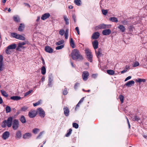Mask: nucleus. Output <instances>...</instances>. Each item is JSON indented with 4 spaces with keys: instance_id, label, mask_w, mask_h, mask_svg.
<instances>
[{
    "instance_id": "nucleus-8",
    "label": "nucleus",
    "mask_w": 147,
    "mask_h": 147,
    "mask_svg": "<svg viewBox=\"0 0 147 147\" xmlns=\"http://www.w3.org/2000/svg\"><path fill=\"white\" fill-rule=\"evenodd\" d=\"M37 112L39 116L43 118L45 116V113L44 110L41 108H39L37 109Z\"/></svg>"
},
{
    "instance_id": "nucleus-3",
    "label": "nucleus",
    "mask_w": 147,
    "mask_h": 147,
    "mask_svg": "<svg viewBox=\"0 0 147 147\" xmlns=\"http://www.w3.org/2000/svg\"><path fill=\"white\" fill-rule=\"evenodd\" d=\"M17 47V45L15 44H13L8 46L5 50L6 53L8 54H10L12 52L11 50L15 49Z\"/></svg>"
},
{
    "instance_id": "nucleus-43",
    "label": "nucleus",
    "mask_w": 147,
    "mask_h": 147,
    "mask_svg": "<svg viewBox=\"0 0 147 147\" xmlns=\"http://www.w3.org/2000/svg\"><path fill=\"white\" fill-rule=\"evenodd\" d=\"M64 45H61L60 46H58L56 47V50H59L63 48Z\"/></svg>"
},
{
    "instance_id": "nucleus-58",
    "label": "nucleus",
    "mask_w": 147,
    "mask_h": 147,
    "mask_svg": "<svg viewBox=\"0 0 147 147\" xmlns=\"http://www.w3.org/2000/svg\"><path fill=\"white\" fill-rule=\"evenodd\" d=\"M131 76H129L127 77L125 80V81H127V80L131 79Z\"/></svg>"
},
{
    "instance_id": "nucleus-41",
    "label": "nucleus",
    "mask_w": 147,
    "mask_h": 147,
    "mask_svg": "<svg viewBox=\"0 0 147 147\" xmlns=\"http://www.w3.org/2000/svg\"><path fill=\"white\" fill-rule=\"evenodd\" d=\"M76 5L79 6L80 5L81 1L80 0H75L74 1Z\"/></svg>"
},
{
    "instance_id": "nucleus-46",
    "label": "nucleus",
    "mask_w": 147,
    "mask_h": 147,
    "mask_svg": "<svg viewBox=\"0 0 147 147\" xmlns=\"http://www.w3.org/2000/svg\"><path fill=\"white\" fill-rule=\"evenodd\" d=\"M65 32L64 30L63 29H61L59 31V33L60 35L63 36Z\"/></svg>"
},
{
    "instance_id": "nucleus-45",
    "label": "nucleus",
    "mask_w": 147,
    "mask_h": 147,
    "mask_svg": "<svg viewBox=\"0 0 147 147\" xmlns=\"http://www.w3.org/2000/svg\"><path fill=\"white\" fill-rule=\"evenodd\" d=\"M11 36L17 39V37H18V34L16 33H11Z\"/></svg>"
},
{
    "instance_id": "nucleus-10",
    "label": "nucleus",
    "mask_w": 147,
    "mask_h": 147,
    "mask_svg": "<svg viewBox=\"0 0 147 147\" xmlns=\"http://www.w3.org/2000/svg\"><path fill=\"white\" fill-rule=\"evenodd\" d=\"M36 112L34 110L30 111L28 113V116L32 118L34 117L36 115Z\"/></svg>"
},
{
    "instance_id": "nucleus-27",
    "label": "nucleus",
    "mask_w": 147,
    "mask_h": 147,
    "mask_svg": "<svg viewBox=\"0 0 147 147\" xmlns=\"http://www.w3.org/2000/svg\"><path fill=\"white\" fill-rule=\"evenodd\" d=\"M130 119L133 121H138L140 120V118L137 116H134L131 117Z\"/></svg>"
},
{
    "instance_id": "nucleus-26",
    "label": "nucleus",
    "mask_w": 147,
    "mask_h": 147,
    "mask_svg": "<svg viewBox=\"0 0 147 147\" xmlns=\"http://www.w3.org/2000/svg\"><path fill=\"white\" fill-rule=\"evenodd\" d=\"M109 20L113 22L117 23L118 22L117 19L114 17H111L109 18Z\"/></svg>"
},
{
    "instance_id": "nucleus-11",
    "label": "nucleus",
    "mask_w": 147,
    "mask_h": 147,
    "mask_svg": "<svg viewBox=\"0 0 147 147\" xmlns=\"http://www.w3.org/2000/svg\"><path fill=\"white\" fill-rule=\"evenodd\" d=\"M64 114L66 116H69V110L68 108L66 107H64L63 108Z\"/></svg>"
},
{
    "instance_id": "nucleus-1",
    "label": "nucleus",
    "mask_w": 147,
    "mask_h": 147,
    "mask_svg": "<svg viewBox=\"0 0 147 147\" xmlns=\"http://www.w3.org/2000/svg\"><path fill=\"white\" fill-rule=\"evenodd\" d=\"M71 55L74 60L82 59V56L80 55L79 51L77 49L73 50L71 52Z\"/></svg>"
},
{
    "instance_id": "nucleus-22",
    "label": "nucleus",
    "mask_w": 147,
    "mask_h": 147,
    "mask_svg": "<svg viewBox=\"0 0 147 147\" xmlns=\"http://www.w3.org/2000/svg\"><path fill=\"white\" fill-rule=\"evenodd\" d=\"M25 27V25L23 24H20L18 30L20 31H22Z\"/></svg>"
},
{
    "instance_id": "nucleus-23",
    "label": "nucleus",
    "mask_w": 147,
    "mask_h": 147,
    "mask_svg": "<svg viewBox=\"0 0 147 147\" xmlns=\"http://www.w3.org/2000/svg\"><path fill=\"white\" fill-rule=\"evenodd\" d=\"M22 136V134L20 131H18L16 133V138L18 139H19Z\"/></svg>"
},
{
    "instance_id": "nucleus-13",
    "label": "nucleus",
    "mask_w": 147,
    "mask_h": 147,
    "mask_svg": "<svg viewBox=\"0 0 147 147\" xmlns=\"http://www.w3.org/2000/svg\"><path fill=\"white\" fill-rule=\"evenodd\" d=\"M50 14L49 13H45L42 15L41 19L42 20H45L50 16Z\"/></svg>"
},
{
    "instance_id": "nucleus-48",
    "label": "nucleus",
    "mask_w": 147,
    "mask_h": 147,
    "mask_svg": "<svg viewBox=\"0 0 147 147\" xmlns=\"http://www.w3.org/2000/svg\"><path fill=\"white\" fill-rule=\"evenodd\" d=\"M78 125L76 123H73V126L75 128L77 129L78 127Z\"/></svg>"
},
{
    "instance_id": "nucleus-63",
    "label": "nucleus",
    "mask_w": 147,
    "mask_h": 147,
    "mask_svg": "<svg viewBox=\"0 0 147 147\" xmlns=\"http://www.w3.org/2000/svg\"><path fill=\"white\" fill-rule=\"evenodd\" d=\"M80 103H79L78 102V104L76 105V107L75 108V109L76 110V109L78 107H80Z\"/></svg>"
},
{
    "instance_id": "nucleus-50",
    "label": "nucleus",
    "mask_w": 147,
    "mask_h": 147,
    "mask_svg": "<svg viewBox=\"0 0 147 147\" xmlns=\"http://www.w3.org/2000/svg\"><path fill=\"white\" fill-rule=\"evenodd\" d=\"M121 22L124 25H127L128 23V21L126 20H123Z\"/></svg>"
},
{
    "instance_id": "nucleus-64",
    "label": "nucleus",
    "mask_w": 147,
    "mask_h": 147,
    "mask_svg": "<svg viewBox=\"0 0 147 147\" xmlns=\"http://www.w3.org/2000/svg\"><path fill=\"white\" fill-rule=\"evenodd\" d=\"M92 76L93 78H96L97 77V75L96 74H93L92 75Z\"/></svg>"
},
{
    "instance_id": "nucleus-60",
    "label": "nucleus",
    "mask_w": 147,
    "mask_h": 147,
    "mask_svg": "<svg viewBox=\"0 0 147 147\" xmlns=\"http://www.w3.org/2000/svg\"><path fill=\"white\" fill-rule=\"evenodd\" d=\"M64 36L65 39H67L68 38V34L65 33L64 34Z\"/></svg>"
},
{
    "instance_id": "nucleus-34",
    "label": "nucleus",
    "mask_w": 147,
    "mask_h": 147,
    "mask_svg": "<svg viewBox=\"0 0 147 147\" xmlns=\"http://www.w3.org/2000/svg\"><path fill=\"white\" fill-rule=\"evenodd\" d=\"M28 107L26 106H24L22 107L20 109V111H25L28 109Z\"/></svg>"
},
{
    "instance_id": "nucleus-55",
    "label": "nucleus",
    "mask_w": 147,
    "mask_h": 147,
    "mask_svg": "<svg viewBox=\"0 0 147 147\" xmlns=\"http://www.w3.org/2000/svg\"><path fill=\"white\" fill-rule=\"evenodd\" d=\"M3 57L2 55H0V63H3L2 61H3Z\"/></svg>"
},
{
    "instance_id": "nucleus-39",
    "label": "nucleus",
    "mask_w": 147,
    "mask_h": 147,
    "mask_svg": "<svg viewBox=\"0 0 147 147\" xmlns=\"http://www.w3.org/2000/svg\"><path fill=\"white\" fill-rule=\"evenodd\" d=\"M64 42V41L63 40H61L56 42L55 44L56 45H59L63 44Z\"/></svg>"
},
{
    "instance_id": "nucleus-19",
    "label": "nucleus",
    "mask_w": 147,
    "mask_h": 147,
    "mask_svg": "<svg viewBox=\"0 0 147 147\" xmlns=\"http://www.w3.org/2000/svg\"><path fill=\"white\" fill-rule=\"evenodd\" d=\"M95 52L98 58H99L102 55V50L100 49H98V51L97 53L96 51H95Z\"/></svg>"
},
{
    "instance_id": "nucleus-53",
    "label": "nucleus",
    "mask_w": 147,
    "mask_h": 147,
    "mask_svg": "<svg viewBox=\"0 0 147 147\" xmlns=\"http://www.w3.org/2000/svg\"><path fill=\"white\" fill-rule=\"evenodd\" d=\"M3 63H0V71H2L3 70Z\"/></svg>"
},
{
    "instance_id": "nucleus-25",
    "label": "nucleus",
    "mask_w": 147,
    "mask_h": 147,
    "mask_svg": "<svg viewBox=\"0 0 147 147\" xmlns=\"http://www.w3.org/2000/svg\"><path fill=\"white\" fill-rule=\"evenodd\" d=\"M118 28L122 32H124L125 30V27L122 25H119L118 27Z\"/></svg>"
},
{
    "instance_id": "nucleus-7",
    "label": "nucleus",
    "mask_w": 147,
    "mask_h": 147,
    "mask_svg": "<svg viewBox=\"0 0 147 147\" xmlns=\"http://www.w3.org/2000/svg\"><path fill=\"white\" fill-rule=\"evenodd\" d=\"M111 26L110 25H107L104 24H102L98 25L96 27V28L97 29H105L109 28Z\"/></svg>"
},
{
    "instance_id": "nucleus-33",
    "label": "nucleus",
    "mask_w": 147,
    "mask_h": 147,
    "mask_svg": "<svg viewBox=\"0 0 147 147\" xmlns=\"http://www.w3.org/2000/svg\"><path fill=\"white\" fill-rule=\"evenodd\" d=\"M13 19L16 22H18L20 21V19L19 17L18 16H14L13 17Z\"/></svg>"
},
{
    "instance_id": "nucleus-61",
    "label": "nucleus",
    "mask_w": 147,
    "mask_h": 147,
    "mask_svg": "<svg viewBox=\"0 0 147 147\" xmlns=\"http://www.w3.org/2000/svg\"><path fill=\"white\" fill-rule=\"evenodd\" d=\"M79 84L78 83H76L74 86V88L75 89H76L77 88V87L79 86Z\"/></svg>"
},
{
    "instance_id": "nucleus-24",
    "label": "nucleus",
    "mask_w": 147,
    "mask_h": 147,
    "mask_svg": "<svg viewBox=\"0 0 147 147\" xmlns=\"http://www.w3.org/2000/svg\"><path fill=\"white\" fill-rule=\"evenodd\" d=\"M21 98L17 96H12L10 97V99L14 100H20Z\"/></svg>"
},
{
    "instance_id": "nucleus-18",
    "label": "nucleus",
    "mask_w": 147,
    "mask_h": 147,
    "mask_svg": "<svg viewBox=\"0 0 147 147\" xmlns=\"http://www.w3.org/2000/svg\"><path fill=\"white\" fill-rule=\"evenodd\" d=\"M98 42L96 40H94L92 42V45L93 47L95 50H96L98 48Z\"/></svg>"
},
{
    "instance_id": "nucleus-21",
    "label": "nucleus",
    "mask_w": 147,
    "mask_h": 147,
    "mask_svg": "<svg viewBox=\"0 0 147 147\" xmlns=\"http://www.w3.org/2000/svg\"><path fill=\"white\" fill-rule=\"evenodd\" d=\"M69 43L70 46L73 48L75 47V45L74 42L72 38H70Z\"/></svg>"
},
{
    "instance_id": "nucleus-20",
    "label": "nucleus",
    "mask_w": 147,
    "mask_h": 147,
    "mask_svg": "<svg viewBox=\"0 0 147 147\" xmlns=\"http://www.w3.org/2000/svg\"><path fill=\"white\" fill-rule=\"evenodd\" d=\"M134 83L135 82L133 80H131L127 82L125 84V85L127 86L131 87V86L134 85Z\"/></svg>"
},
{
    "instance_id": "nucleus-9",
    "label": "nucleus",
    "mask_w": 147,
    "mask_h": 147,
    "mask_svg": "<svg viewBox=\"0 0 147 147\" xmlns=\"http://www.w3.org/2000/svg\"><path fill=\"white\" fill-rule=\"evenodd\" d=\"M89 75L88 72L87 71L83 72L82 74V77L83 80L84 81L86 80L88 78V77Z\"/></svg>"
},
{
    "instance_id": "nucleus-62",
    "label": "nucleus",
    "mask_w": 147,
    "mask_h": 147,
    "mask_svg": "<svg viewBox=\"0 0 147 147\" xmlns=\"http://www.w3.org/2000/svg\"><path fill=\"white\" fill-rule=\"evenodd\" d=\"M84 99V97L80 99V101H79V102H78L79 103H80L81 104L82 102L83 101Z\"/></svg>"
},
{
    "instance_id": "nucleus-57",
    "label": "nucleus",
    "mask_w": 147,
    "mask_h": 147,
    "mask_svg": "<svg viewBox=\"0 0 147 147\" xmlns=\"http://www.w3.org/2000/svg\"><path fill=\"white\" fill-rule=\"evenodd\" d=\"M44 132L43 131H42V132H41L39 134V135H38V137H37L36 138L37 139H38L39 138H40V136H41L43 134V133Z\"/></svg>"
},
{
    "instance_id": "nucleus-14",
    "label": "nucleus",
    "mask_w": 147,
    "mask_h": 147,
    "mask_svg": "<svg viewBox=\"0 0 147 147\" xmlns=\"http://www.w3.org/2000/svg\"><path fill=\"white\" fill-rule=\"evenodd\" d=\"M9 132L8 131H6L3 133L2 138L4 140H6L9 137Z\"/></svg>"
},
{
    "instance_id": "nucleus-5",
    "label": "nucleus",
    "mask_w": 147,
    "mask_h": 147,
    "mask_svg": "<svg viewBox=\"0 0 147 147\" xmlns=\"http://www.w3.org/2000/svg\"><path fill=\"white\" fill-rule=\"evenodd\" d=\"M12 125V128L14 130H17L19 126L18 120L16 119H14L13 121Z\"/></svg>"
},
{
    "instance_id": "nucleus-30",
    "label": "nucleus",
    "mask_w": 147,
    "mask_h": 147,
    "mask_svg": "<svg viewBox=\"0 0 147 147\" xmlns=\"http://www.w3.org/2000/svg\"><path fill=\"white\" fill-rule=\"evenodd\" d=\"M46 69L45 67L44 66H42L41 68V73L43 75H44L46 73Z\"/></svg>"
},
{
    "instance_id": "nucleus-17",
    "label": "nucleus",
    "mask_w": 147,
    "mask_h": 147,
    "mask_svg": "<svg viewBox=\"0 0 147 147\" xmlns=\"http://www.w3.org/2000/svg\"><path fill=\"white\" fill-rule=\"evenodd\" d=\"M31 134L29 133H27L24 134L23 138L24 139H28L30 138L31 136Z\"/></svg>"
},
{
    "instance_id": "nucleus-31",
    "label": "nucleus",
    "mask_w": 147,
    "mask_h": 147,
    "mask_svg": "<svg viewBox=\"0 0 147 147\" xmlns=\"http://www.w3.org/2000/svg\"><path fill=\"white\" fill-rule=\"evenodd\" d=\"M107 72L108 74L110 75H113L115 74V71L113 70H107Z\"/></svg>"
},
{
    "instance_id": "nucleus-4",
    "label": "nucleus",
    "mask_w": 147,
    "mask_h": 147,
    "mask_svg": "<svg viewBox=\"0 0 147 147\" xmlns=\"http://www.w3.org/2000/svg\"><path fill=\"white\" fill-rule=\"evenodd\" d=\"M85 53L86 55L87 58L90 62L92 61V55L90 50L88 49L85 50Z\"/></svg>"
},
{
    "instance_id": "nucleus-54",
    "label": "nucleus",
    "mask_w": 147,
    "mask_h": 147,
    "mask_svg": "<svg viewBox=\"0 0 147 147\" xmlns=\"http://www.w3.org/2000/svg\"><path fill=\"white\" fill-rule=\"evenodd\" d=\"M67 93V89L66 88H65L63 92V94L64 95H66Z\"/></svg>"
},
{
    "instance_id": "nucleus-52",
    "label": "nucleus",
    "mask_w": 147,
    "mask_h": 147,
    "mask_svg": "<svg viewBox=\"0 0 147 147\" xmlns=\"http://www.w3.org/2000/svg\"><path fill=\"white\" fill-rule=\"evenodd\" d=\"M139 65V63L138 62H136L135 63H134L133 67H135L138 66Z\"/></svg>"
},
{
    "instance_id": "nucleus-38",
    "label": "nucleus",
    "mask_w": 147,
    "mask_h": 147,
    "mask_svg": "<svg viewBox=\"0 0 147 147\" xmlns=\"http://www.w3.org/2000/svg\"><path fill=\"white\" fill-rule=\"evenodd\" d=\"M136 81L138 82H145L146 81V80L144 79H141L140 78H138V79L136 80Z\"/></svg>"
},
{
    "instance_id": "nucleus-51",
    "label": "nucleus",
    "mask_w": 147,
    "mask_h": 147,
    "mask_svg": "<svg viewBox=\"0 0 147 147\" xmlns=\"http://www.w3.org/2000/svg\"><path fill=\"white\" fill-rule=\"evenodd\" d=\"M32 91V90H30L26 92L24 96H26L28 95H29L30 94Z\"/></svg>"
},
{
    "instance_id": "nucleus-15",
    "label": "nucleus",
    "mask_w": 147,
    "mask_h": 147,
    "mask_svg": "<svg viewBox=\"0 0 147 147\" xmlns=\"http://www.w3.org/2000/svg\"><path fill=\"white\" fill-rule=\"evenodd\" d=\"M100 36V33L98 32H96L94 33L92 36V38L96 39L98 38Z\"/></svg>"
},
{
    "instance_id": "nucleus-49",
    "label": "nucleus",
    "mask_w": 147,
    "mask_h": 147,
    "mask_svg": "<svg viewBox=\"0 0 147 147\" xmlns=\"http://www.w3.org/2000/svg\"><path fill=\"white\" fill-rule=\"evenodd\" d=\"M39 131V129L37 128H35L32 130V132L35 134L37 133L38 131Z\"/></svg>"
},
{
    "instance_id": "nucleus-29",
    "label": "nucleus",
    "mask_w": 147,
    "mask_h": 147,
    "mask_svg": "<svg viewBox=\"0 0 147 147\" xmlns=\"http://www.w3.org/2000/svg\"><path fill=\"white\" fill-rule=\"evenodd\" d=\"M53 81V79L51 76H49V84L48 85L50 86H51L52 85V82Z\"/></svg>"
},
{
    "instance_id": "nucleus-28",
    "label": "nucleus",
    "mask_w": 147,
    "mask_h": 147,
    "mask_svg": "<svg viewBox=\"0 0 147 147\" xmlns=\"http://www.w3.org/2000/svg\"><path fill=\"white\" fill-rule=\"evenodd\" d=\"M20 120L22 123H25L26 122V119L25 117L23 115H22L21 117Z\"/></svg>"
},
{
    "instance_id": "nucleus-59",
    "label": "nucleus",
    "mask_w": 147,
    "mask_h": 147,
    "mask_svg": "<svg viewBox=\"0 0 147 147\" xmlns=\"http://www.w3.org/2000/svg\"><path fill=\"white\" fill-rule=\"evenodd\" d=\"M76 30L77 31L78 34H80V32L78 27H76L75 28Z\"/></svg>"
},
{
    "instance_id": "nucleus-32",
    "label": "nucleus",
    "mask_w": 147,
    "mask_h": 147,
    "mask_svg": "<svg viewBox=\"0 0 147 147\" xmlns=\"http://www.w3.org/2000/svg\"><path fill=\"white\" fill-rule=\"evenodd\" d=\"M63 18L66 24L67 25L69 23V19L65 16H64Z\"/></svg>"
},
{
    "instance_id": "nucleus-40",
    "label": "nucleus",
    "mask_w": 147,
    "mask_h": 147,
    "mask_svg": "<svg viewBox=\"0 0 147 147\" xmlns=\"http://www.w3.org/2000/svg\"><path fill=\"white\" fill-rule=\"evenodd\" d=\"M119 98L121 103L123 102L124 97L121 95H120L119 96Z\"/></svg>"
},
{
    "instance_id": "nucleus-47",
    "label": "nucleus",
    "mask_w": 147,
    "mask_h": 147,
    "mask_svg": "<svg viewBox=\"0 0 147 147\" xmlns=\"http://www.w3.org/2000/svg\"><path fill=\"white\" fill-rule=\"evenodd\" d=\"M102 13L105 15H106L108 11L107 10L102 9Z\"/></svg>"
},
{
    "instance_id": "nucleus-16",
    "label": "nucleus",
    "mask_w": 147,
    "mask_h": 147,
    "mask_svg": "<svg viewBox=\"0 0 147 147\" xmlns=\"http://www.w3.org/2000/svg\"><path fill=\"white\" fill-rule=\"evenodd\" d=\"M45 51L49 53H51L53 52V49L49 46H46L45 47Z\"/></svg>"
},
{
    "instance_id": "nucleus-56",
    "label": "nucleus",
    "mask_w": 147,
    "mask_h": 147,
    "mask_svg": "<svg viewBox=\"0 0 147 147\" xmlns=\"http://www.w3.org/2000/svg\"><path fill=\"white\" fill-rule=\"evenodd\" d=\"M72 18L73 20H74V21L75 22H76V15L74 14H73L72 16Z\"/></svg>"
},
{
    "instance_id": "nucleus-42",
    "label": "nucleus",
    "mask_w": 147,
    "mask_h": 147,
    "mask_svg": "<svg viewBox=\"0 0 147 147\" xmlns=\"http://www.w3.org/2000/svg\"><path fill=\"white\" fill-rule=\"evenodd\" d=\"M42 102V100H39L38 102H37L36 103H34L33 104V106L34 107H36L37 105H39L40 104L41 102Z\"/></svg>"
},
{
    "instance_id": "nucleus-12",
    "label": "nucleus",
    "mask_w": 147,
    "mask_h": 147,
    "mask_svg": "<svg viewBox=\"0 0 147 147\" xmlns=\"http://www.w3.org/2000/svg\"><path fill=\"white\" fill-rule=\"evenodd\" d=\"M111 31L109 29H106L102 31V33L104 35H109L111 33Z\"/></svg>"
},
{
    "instance_id": "nucleus-44",
    "label": "nucleus",
    "mask_w": 147,
    "mask_h": 147,
    "mask_svg": "<svg viewBox=\"0 0 147 147\" xmlns=\"http://www.w3.org/2000/svg\"><path fill=\"white\" fill-rule=\"evenodd\" d=\"M72 131V129H69V131L66 134L65 136L66 137H68L71 134Z\"/></svg>"
},
{
    "instance_id": "nucleus-35",
    "label": "nucleus",
    "mask_w": 147,
    "mask_h": 147,
    "mask_svg": "<svg viewBox=\"0 0 147 147\" xmlns=\"http://www.w3.org/2000/svg\"><path fill=\"white\" fill-rule=\"evenodd\" d=\"M17 39L22 40H24L25 38L23 36L18 34V37H17Z\"/></svg>"
},
{
    "instance_id": "nucleus-36",
    "label": "nucleus",
    "mask_w": 147,
    "mask_h": 147,
    "mask_svg": "<svg viewBox=\"0 0 147 147\" xmlns=\"http://www.w3.org/2000/svg\"><path fill=\"white\" fill-rule=\"evenodd\" d=\"M1 92L2 94L5 97H7L8 96V94L7 93L4 91L1 90Z\"/></svg>"
},
{
    "instance_id": "nucleus-2",
    "label": "nucleus",
    "mask_w": 147,
    "mask_h": 147,
    "mask_svg": "<svg viewBox=\"0 0 147 147\" xmlns=\"http://www.w3.org/2000/svg\"><path fill=\"white\" fill-rule=\"evenodd\" d=\"M13 118V117H10L7 120L4 121L2 123V127H5L7 126L8 127H10L12 126Z\"/></svg>"
},
{
    "instance_id": "nucleus-37",
    "label": "nucleus",
    "mask_w": 147,
    "mask_h": 147,
    "mask_svg": "<svg viewBox=\"0 0 147 147\" xmlns=\"http://www.w3.org/2000/svg\"><path fill=\"white\" fill-rule=\"evenodd\" d=\"M5 111L6 113L10 112L11 111V107L9 106H7L5 108Z\"/></svg>"
},
{
    "instance_id": "nucleus-6",
    "label": "nucleus",
    "mask_w": 147,
    "mask_h": 147,
    "mask_svg": "<svg viewBox=\"0 0 147 147\" xmlns=\"http://www.w3.org/2000/svg\"><path fill=\"white\" fill-rule=\"evenodd\" d=\"M26 43V42H22L19 43L18 47L16 48V50L19 51H21L22 49H23L25 48L23 46Z\"/></svg>"
}]
</instances>
